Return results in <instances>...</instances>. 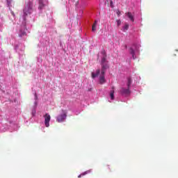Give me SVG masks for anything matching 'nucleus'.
<instances>
[{"label": "nucleus", "mask_w": 178, "mask_h": 178, "mask_svg": "<svg viewBox=\"0 0 178 178\" xmlns=\"http://www.w3.org/2000/svg\"><path fill=\"white\" fill-rule=\"evenodd\" d=\"M87 175V172H84V173H83V174L79 175L78 176V177L80 178V177H81V176H84V175Z\"/></svg>", "instance_id": "15"}, {"label": "nucleus", "mask_w": 178, "mask_h": 178, "mask_svg": "<svg viewBox=\"0 0 178 178\" xmlns=\"http://www.w3.org/2000/svg\"><path fill=\"white\" fill-rule=\"evenodd\" d=\"M26 35V32H22V34L19 35L21 37H24Z\"/></svg>", "instance_id": "16"}, {"label": "nucleus", "mask_w": 178, "mask_h": 178, "mask_svg": "<svg viewBox=\"0 0 178 178\" xmlns=\"http://www.w3.org/2000/svg\"><path fill=\"white\" fill-rule=\"evenodd\" d=\"M130 54H131V55H132L133 58L136 59V57H134V49H130Z\"/></svg>", "instance_id": "13"}, {"label": "nucleus", "mask_w": 178, "mask_h": 178, "mask_svg": "<svg viewBox=\"0 0 178 178\" xmlns=\"http://www.w3.org/2000/svg\"><path fill=\"white\" fill-rule=\"evenodd\" d=\"M127 30H129V24H125V25L123 27V31H127Z\"/></svg>", "instance_id": "11"}, {"label": "nucleus", "mask_w": 178, "mask_h": 178, "mask_svg": "<svg viewBox=\"0 0 178 178\" xmlns=\"http://www.w3.org/2000/svg\"><path fill=\"white\" fill-rule=\"evenodd\" d=\"M127 15L131 21L134 22V16L132 15L131 13H127Z\"/></svg>", "instance_id": "8"}, {"label": "nucleus", "mask_w": 178, "mask_h": 178, "mask_svg": "<svg viewBox=\"0 0 178 178\" xmlns=\"http://www.w3.org/2000/svg\"><path fill=\"white\" fill-rule=\"evenodd\" d=\"M117 13H118V16H119V15H120V12H119V11Z\"/></svg>", "instance_id": "18"}, {"label": "nucleus", "mask_w": 178, "mask_h": 178, "mask_svg": "<svg viewBox=\"0 0 178 178\" xmlns=\"http://www.w3.org/2000/svg\"><path fill=\"white\" fill-rule=\"evenodd\" d=\"M120 92V94H122V95H130V88H128L127 89L122 88Z\"/></svg>", "instance_id": "5"}, {"label": "nucleus", "mask_w": 178, "mask_h": 178, "mask_svg": "<svg viewBox=\"0 0 178 178\" xmlns=\"http://www.w3.org/2000/svg\"><path fill=\"white\" fill-rule=\"evenodd\" d=\"M44 8V3L42 1H39V9H42Z\"/></svg>", "instance_id": "12"}, {"label": "nucleus", "mask_w": 178, "mask_h": 178, "mask_svg": "<svg viewBox=\"0 0 178 178\" xmlns=\"http://www.w3.org/2000/svg\"><path fill=\"white\" fill-rule=\"evenodd\" d=\"M97 24H98V21L97 20H95V22L93 23V24L92 26V31L93 33L97 31Z\"/></svg>", "instance_id": "6"}, {"label": "nucleus", "mask_w": 178, "mask_h": 178, "mask_svg": "<svg viewBox=\"0 0 178 178\" xmlns=\"http://www.w3.org/2000/svg\"><path fill=\"white\" fill-rule=\"evenodd\" d=\"M132 81H133L131 80V78H128V81H127V84L128 88H130Z\"/></svg>", "instance_id": "9"}, {"label": "nucleus", "mask_w": 178, "mask_h": 178, "mask_svg": "<svg viewBox=\"0 0 178 178\" xmlns=\"http://www.w3.org/2000/svg\"><path fill=\"white\" fill-rule=\"evenodd\" d=\"M99 73H101L100 70H96V73L92 72V78L95 79V77H98V76H99Z\"/></svg>", "instance_id": "7"}, {"label": "nucleus", "mask_w": 178, "mask_h": 178, "mask_svg": "<svg viewBox=\"0 0 178 178\" xmlns=\"http://www.w3.org/2000/svg\"><path fill=\"white\" fill-rule=\"evenodd\" d=\"M32 115L34 116L35 115V109L32 110Z\"/></svg>", "instance_id": "17"}, {"label": "nucleus", "mask_w": 178, "mask_h": 178, "mask_svg": "<svg viewBox=\"0 0 178 178\" xmlns=\"http://www.w3.org/2000/svg\"><path fill=\"white\" fill-rule=\"evenodd\" d=\"M33 1L34 0H31L24 9L23 16L24 21H26V16H29V15H31V13H33Z\"/></svg>", "instance_id": "2"}, {"label": "nucleus", "mask_w": 178, "mask_h": 178, "mask_svg": "<svg viewBox=\"0 0 178 178\" xmlns=\"http://www.w3.org/2000/svg\"><path fill=\"white\" fill-rule=\"evenodd\" d=\"M44 125L46 126V127H49V122H51V115L48 113H46L44 115Z\"/></svg>", "instance_id": "4"}, {"label": "nucleus", "mask_w": 178, "mask_h": 178, "mask_svg": "<svg viewBox=\"0 0 178 178\" xmlns=\"http://www.w3.org/2000/svg\"><path fill=\"white\" fill-rule=\"evenodd\" d=\"M116 22H117L118 27H119V26H120V24H122V22L120 21V19H118L116 21Z\"/></svg>", "instance_id": "14"}, {"label": "nucleus", "mask_w": 178, "mask_h": 178, "mask_svg": "<svg viewBox=\"0 0 178 178\" xmlns=\"http://www.w3.org/2000/svg\"><path fill=\"white\" fill-rule=\"evenodd\" d=\"M39 2H42V0H39Z\"/></svg>", "instance_id": "19"}, {"label": "nucleus", "mask_w": 178, "mask_h": 178, "mask_svg": "<svg viewBox=\"0 0 178 178\" xmlns=\"http://www.w3.org/2000/svg\"><path fill=\"white\" fill-rule=\"evenodd\" d=\"M66 118H67V113L64 110H62V114L57 116L56 122L58 123H62V122L66 120Z\"/></svg>", "instance_id": "3"}, {"label": "nucleus", "mask_w": 178, "mask_h": 178, "mask_svg": "<svg viewBox=\"0 0 178 178\" xmlns=\"http://www.w3.org/2000/svg\"><path fill=\"white\" fill-rule=\"evenodd\" d=\"M102 71L101 76L99 77V83L100 84H104L106 83L105 81V72H106V69L109 68V65H108V60H106V54L104 53L103 57L102 58Z\"/></svg>", "instance_id": "1"}, {"label": "nucleus", "mask_w": 178, "mask_h": 178, "mask_svg": "<svg viewBox=\"0 0 178 178\" xmlns=\"http://www.w3.org/2000/svg\"><path fill=\"white\" fill-rule=\"evenodd\" d=\"M110 97L111 99H115V90H112L110 93Z\"/></svg>", "instance_id": "10"}]
</instances>
